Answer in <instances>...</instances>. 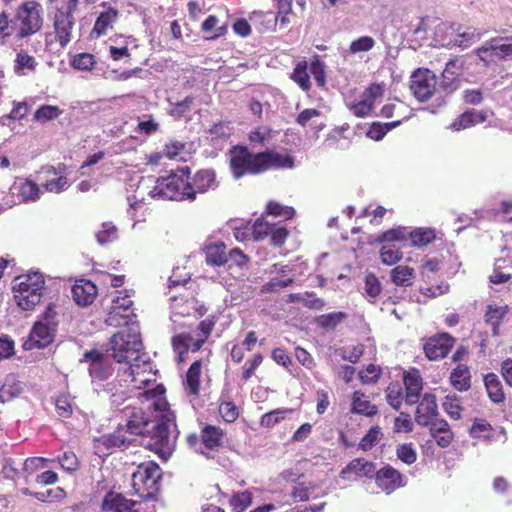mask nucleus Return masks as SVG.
Returning <instances> with one entry per match:
<instances>
[{"label": "nucleus", "instance_id": "nucleus-59", "mask_svg": "<svg viewBox=\"0 0 512 512\" xmlns=\"http://www.w3.org/2000/svg\"><path fill=\"white\" fill-rule=\"evenodd\" d=\"M491 430V425L486 420L477 419L474 421L470 429V434L474 438L488 439L490 437Z\"/></svg>", "mask_w": 512, "mask_h": 512}, {"label": "nucleus", "instance_id": "nucleus-2", "mask_svg": "<svg viewBox=\"0 0 512 512\" xmlns=\"http://www.w3.org/2000/svg\"><path fill=\"white\" fill-rule=\"evenodd\" d=\"M142 347L139 326L131 323L111 337L108 348L118 363L126 365L122 380L130 381L138 390H141V385L149 386L155 382L152 362L145 353H140Z\"/></svg>", "mask_w": 512, "mask_h": 512}, {"label": "nucleus", "instance_id": "nucleus-53", "mask_svg": "<svg viewBox=\"0 0 512 512\" xmlns=\"http://www.w3.org/2000/svg\"><path fill=\"white\" fill-rule=\"evenodd\" d=\"M290 409H277L268 413H265L260 419V425L262 427L270 428L278 424L284 419L287 413H290Z\"/></svg>", "mask_w": 512, "mask_h": 512}, {"label": "nucleus", "instance_id": "nucleus-39", "mask_svg": "<svg viewBox=\"0 0 512 512\" xmlns=\"http://www.w3.org/2000/svg\"><path fill=\"white\" fill-rule=\"evenodd\" d=\"M382 291V285L379 279L373 273H368L364 280V296L370 302L374 303Z\"/></svg>", "mask_w": 512, "mask_h": 512}, {"label": "nucleus", "instance_id": "nucleus-29", "mask_svg": "<svg viewBox=\"0 0 512 512\" xmlns=\"http://www.w3.org/2000/svg\"><path fill=\"white\" fill-rule=\"evenodd\" d=\"M223 243H213L205 247L206 263L211 266H222L227 263L228 257Z\"/></svg>", "mask_w": 512, "mask_h": 512}, {"label": "nucleus", "instance_id": "nucleus-1", "mask_svg": "<svg viewBox=\"0 0 512 512\" xmlns=\"http://www.w3.org/2000/svg\"><path fill=\"white\" fill-rule=\"evenodd\" d=\"M141 386L143 391L139 392L138 398L146 404L147 409L152 408L158 414L151 419L141 409L126 411L128 419L124 427L129 435L142 436L151 450L162 456H169L175 448L179 431L175 413L169 409L165 397V387L162 384L153 386L152 383L149 386Z\"/></svg>", "mask_w": 512, "mask_h": 512}, {"label": "nucleus", "instance_id": "nucleus-14", "mask_svg": "<svg viewBox=\"0 0 512 512\" xmlns=\"http://www.w3.org/2000/svg\"><path fill=\"white\" fill-rule=\"evenodd\" d=\"M139 502L127 499L120 493L109 492L102 502L103 512H141Z\"/></svg>", "mask_w": 512, "mask_h": 512}, {"label": "nucleus", "instance_id": "nucleus-27", "mask_svg": "<svg viewBox=\"0 0 512 512\" xmlns=\"http://www.w3.org/2000/svg\"><path fill=\"white\" fill-rule=\"evenodd\" d=\"M132 441V435L121 425L113 433L103 436V444L107 448H126Z\"/></svg>", "mask_w": 512, "mask_h": 512}, {"label": "nucleus", "instance_id": "nucleus-15", "mask_svg": "<svg viewBox=\"0 0 512 512\" xmlns=\"http://www.w3.org/2000/svg\"><path fill=\"white\" fill-rule=\"evenodd\" d=\"M453 345V337L447 333H441L428 340L424 345V352L429 360H439L447 356Z\"/></svg>", "mask_w": 512, "mask_h": 512}, {"label": "nucleus", "instance_id": "nucleus-33", "mask_svg": "<svg viewBox=\"0 0 512 512\" xmlns=\"http://www.w3.org/2000/svg\"><path fill=\"white\" fill-rule=\"evenodd\" d=\"M356 414L371 417L377 413V407L372 404L360 391H355L352 396V409Z\"/></svg>", "mask_w": 512, "mask_h": 512}, {"label": "nucleus", "instance_id": "nucleus-64", "mask_svg": "<svg viewBox=\"0 0 512 512\" xmlns=\"http://www.w3.org/2000/svg\"><path fill=\"white\" fill-rule=\"evenodd\" d=\"M219 413L228 423L234 422L239 416L238 408L232 402L221 403L219 406Z\"/></svg>", "mask_w": 512, "mask_h": 512}, {"label": "nucleus", "instance_id": "nucleus-52", "mask_svg": "<svg viewBox=\"0 0 512 512\" xmlns=\"http://www.w3.org/2000/svg\"><path fill=\"white\" fill-rule=\"evenodd\" d=\"M225 20L221 21L216 15H209L206 20L202 23V29L206 32L212 31L213 29L219 30V32H225L228 29V13H224Z\"/></svg>", "mask_w": 512, "mask_h": 512}, {"label": "nucleus", "instance_id": "nucleus-23", "mask_svg": "<svg viewBox=\"0 0 512 512\" xmlns=\"http://www.w3.org/2000/svg\"><path fill=\"white\" fill-rule=\"evenodd\" d=\"M96 294L97 288L90 280L82 279L77 281L72 287V297L74 301L81 306L91 304Z\"/></svg>", "mask_w": 512, "mask_h": 512}, {"label": "nucleus", "instance_id": "nucleus-55", "mask_svg": "<svg viewBox=\"0 0 512 512\" xmlns=\"http://www.w3.org/2000/svg\"><path fill=\"white\" fill-rule=\"evenodd\" d=\"M95 58L90 53H79L71 61L72 66L77 70L88 71L95 65Z\"/></svg>", "mask_w": 512, "mask_h": 512}, {"label": "nucleus", "instance_id": "nucleus-6", "mask_svg": "<svg viewBox=\"0 0 512 512\" xmlns=\"http://www.w3.org/2000/svg\"><path fill=\"white\" fill-rule=\"evenodd\" d=\"M161 469L153 461L138 465L132 475V487L144 499L153 498L160 489Z\"/></svg>", "mask_w": 512, "mask_h": 512}, {"label": "nucleus", "instance_id": "nucleus-54", "mask_svg": "<svg viewBox=\"0 0 512 512\" xmlns=\"http://www.w3.org/2000/svg\"><path fill=\"white\" fill-rule=\"evenodd\" d=\"M267 212L269 215L281 217L285 220L291 219L295 214L294 208L282 206L280 203L274 201H270L267 204Z\"/></svg>", "mask_w": 512, "mask_h": 512}, {"label": "nucleus", "instance_id": "nucleus-3", "mask_svg": "<svg viewBox=\"0 0 512 512\" xmlns=\"http://www.w3.org/2000/svg\"><path fill=\"white\" fill-rule=\"evenodd\" d=\"M149 195L154 199L194 201L193 191L190 188L189 169H177L167 177L157 178Z\"/></svg>", "mask_w": 512, "mask_h": 512}, {"label": "nucleus", "instance_id": "nucleus-10", "mask_svg": "<svg viewBox=\"0 0 512 512\" xmlns=\"http://www.w3.org/2000/svg\"><path fill=\"white\" fill-rule=\"evenodd\" d=\"M229 156L234 178L239 179L246 174L261 173L258 153L253 154L246 147L236 146L230 150Z\"/></svg>", "mask_w": 512, "mask_h": 512}, {"label": "nucleus", "instance_id": "nucleus-12", "mask_svg": "<svg viewBox=\"0 0 512 512\" xmlns=\"http://www.w3.org/2000/svg\"><path fill=\"white\" fill-rule=\"evenodd\" d=\"M171 319L173 321L176 316H203L207 309L203 304H200L194 297H172L171 298Z\"/></svg>", "mask_w": 512, "mask_h": 512}, {"label": "nucleus", "instance_id": "nucleus-42", "mask_svg": "<svg viewBox=\"0 0 512 512\" xmlns=\"http://www.w3.org/2000/svg\"><path fill=\"white\" fill-rule=\"evenodd\" d=\"M118 18V11L112 8L102 12L94 25L92 32H106L108 29H112L113 23Z\"/></svg>", "mask_w": 512, "mask_h": 512}, {"label": "nucleus", "instance_id": "nucleus-21", "mask_svg": "<svg viewBox=\"0 0 512 512\" xmlns=\"http://www.w3.org/2000/svg\"><path fill=\"white\" fill-rule=\"evenodd\" d=\"M10 190L12 194L19 197L21 202L37 201L42 194L39 185L29 179H17Z\"/></svg>", "mask_w": 512, "mask_h": 512}, {"label": "nucleus", "instance_id": "nucleus-61", "mask_svg": "<svg viewBox=\"0 0 512 512\" xmlns=\"http://www.w3.org/2000/svg\"><path fill=\"white\" fill-rule=\"evenodd\" d=\"M346 314L343 312H333L321 315L318 318V324L324 328H335L344 318Z\"/></svg>", "mask_w": 512, "mask_h": 512}, {"label": "nucleus", "instance_id": "nucleus-44", "mask_svg": "<svg viewBox=\"0 0 512 512\" xmlns=\"http://www.w3.org/2000/svg\"><path fill=\"white\" fill-rule=\"evenodd\" d=\"M384 96V85L382 84H372L370 85L361 95V99L365 101L366 104H369L371 110L375 107L376 103H378Z\"/></svg>", "mask_w": 512, "mask_h": 512}, {"label": "nucleus", "instance_id": "nucleus-34", "mask_svg": "<svg viewBox=\"0 0 512 512\" xmlns=\"http://www.w3.org/2000/svg\"><path fill=\"white\" fill-rule=\"evenodd\" d=\"M483 50L490 51V56L505 58L512 54V37L495 38Z\"/></svg>", "mask_w": 512, "mask_h": 512}, {"label": "nucleus", "instance_id": "nucleus-48", "mask_svg": "<svg viewBox=\"0 0 512 512\" xmlns=\"http://www.w3.org/2000/svg\"><path fill=\"white\" fill-rule=\"evenodd\" d=\"M252 503V494L249 491L234 493L230 499V505L234 512H243Z\"/></svg>", "mask_w": 512, "mask_h": 512}, {"label": "nucleus", "instance_id": "nucleus-17", "mask_svg": "<svg viewBox=\"0 0 512 512\" xmlns=\"http://www.w3.org/2000/svg\"><path fill=\"white\" fill-rule=\"evenodd\" d=\"M42 173L51 177L47 178L43 183V187L47 192L59 194L69 188L64 165H59L58 168L54 166L44 167Z\"/></svg>", "mask_w": 512, "mask_h": 512}, {"label": "nucleus", "instance_id": "nucleus-38", "mask_svg": "<svg viewBox=\"0 0 512 512\" xmlns=\"http://www.w3.org/2000/svg\"><path fill=\"white\" fill-rule=\"evenodd\" d=\"M202 444L208 450H214L222 444V430L215 426H206L202 431Z\"/></svg>", "mask_w": 512, "mask_h": 512}, {"label": "nucleus", "instance_id": "nucleus-60", "mask_svg": "<svg viewBox=\"0 0 512 512\" xmlns=\"http://www.w3.org/2000/svg\"><path fill=\"white\" fill-rule=\"evenodd\" d=\"M408 235H409V232L407 231L406 228L398 227V228L390 229V230L384 232L380 236L379 241L387 242V243H392L394 241H402V240H405Z\"/></svg>", "mask_w": 512, "mask_h": 512}, {"label": "nucleus", "instance_id": "nucleus-24", "mask_svg": "<svg viewBox=\"0 0 512 512\" xmlns=\"http://www.w3.org/2000/svg\"><path fill=\"white\" fill-rule=\"evenodd\" d=\"M206 339L198 337L193 339L191 336L176 335L172 338V346L177 354L178 362L184 361V354L188 351L196 352L200 349Z\"/></svg>", "mask_w": 512, "mask_h": 512}, {"label": "nucleus", "instance_id": "nucleus-31", "mask_svg": "<svg viewBox=\"0 0 512 512\" xmlns=\"http://www.w3.org/2000/svg\"><path fill=\"white\" fill-rule=\"evenodd\" d=\"M201 368V361H195L187 371L184 387L189 395L197 396L199 394Z\"/></svg>", "mask_w": 512, "mask_h": 512}, {"label": "nucleus", "instance_id": "nucleus-51", "mask_svg": "<svg viewBox=\"0 0 512 512\" xmlns=\"http://www.w3.org/2000/svg\"><path fill=\"white\" fill-rule=\"evenodd\" d=\"M118 237L117 228L110 222H105L101 226V230H99L96 234V239L99 244H107L113 242Z\"/></svg>", "mask_w": 512, "mask_h": 512}, {"label": "nucleus", "instance_id": "nucleus-37", "mask_svg": "<svg viewBox=\"0 0 512 512\" xmlns=\"http://www.w3.org/2000/svg\"><path fill=\"white\" fill-rule=\"evenodd\" d=\"M134 317L133 312H123V310L115 309V307L111 306L105 322L109 326L118 327L125 325V327H128L131 323H136L133 321Z\"/></svg>", "mask_w": 512, "mask_h": 512}, {"label": "nucleus", "instance_id": "nucleus-18", "mask_svg": "<svg viewBox=\"0 0 512 512\" xmlns=\"http://www.w3.org/2000/svg\"><path fill=\"white\" fill-rule=\"evenodd\" d=\"M277 3V14H273L272 12L263 13V12H254L249 20L253 23L263 22L268 19L269 22H273V27L276 25L278 18L282 24L289 23L288 15L292 12V2L293 0H274Z\"/></svg>", "mask_w": 512, "mask_h": 512}, {"label": "nucleus", "instance_id": "nucleus-57", "mask_svg": "<svg viewBox=\"0 0 512 512\" xmlns=\"http://www.w3.org/2000/svg\"><path fill=\"white\" fill-rule=\"evenodd\" d=\"M273 223L263 218L257 219L252 225V234L255 240H261L270 235Z\"/></svg>", "mask_w": 512, "mask_h": 512}, {"label": "nucleus", "instance_id": "nucleus-41", "mask_svg": "<svg viewBox=\"0 0 512 512\" xmlns=\"http://www.w3.org/2000/svg\"><path fill=\"white\" fill-rule=\"evenodd\" d=\"M160 125L151 115H143L137 118V126L134 131L144 137L155 134L159 131Z\"/></svg>", "mask_w": 512, "mask_h": 512}, {"label": "nucleus", "instance_id": "nucleus-13", "mask_svg": "<svg viewBox=\"0 0 512 512\" xmlns=\"http://www.w3.org/2000/svg\"><path fill=\"white\" fill-rule=\"evenodd\" d=\"M375 469L376 466L373 462L363 458H356L342 469L340 477L349 481H355L364 477L373 478Z\"/></svg>", "mask_w": 512, "mask_h": 512}, {"label": "nucleus", "instance_id": "nucleus-20", "mask_svg": "<svg viewBox=\"0 0 512 512\" xmlns=\"http://www.w3.org/2000/svg\"><path fill=\"white\" fill-rule=\"evenodd\" d=\"M437 415V403L434 395L426 393L419 402L415 421L420 426H429Z\"/></svg>", "mask_w": 512, "mask_h": 512}, {"label": "nucleus", "instance_id": "nucleus-56", "mask_svg": "<svg viewBox=\"0 0 512 512\" xmlns=\"http://www.w3.org/2000/svg\"><path fill=\"white\" fill-rule=\"evenodd\" d=\"M397 457L405 464L411 465L417 459L416 450L411 443H404L397 446Z\"/></svg>", "mask_w": 512, "mask_h": 512}, {"label": "nucleus", "instance_id": "nucleus-11", "mask_svg": "<svg viewBox=\"0 0 512 512\" xmlns=\"http://www.w3.org/2000/svg\"><path fill=\"white\" fill-rule=\"evenodd\" d=\"M436 85L437 78L435 74L428 69H418L411 76L410 90L414 97L420 102H425L434 94L439 93Z\"/></svg>", "mask_w": 512, "mask_h": 512}, {"label": "nucleus", "instance_id": "nucleus-28", "mask_svg": "<svg viewBox=\"0 0 512 512\" xmlns=\"http://www.w3.org/2000/svg\"><path fill=\"white\" fill-rule=\"evenodd\" d=\"M508 313V306H498L490 304L487 306V310L485 313V322L492 327V335H499V327L501 325L502 320Z\"/></svg>", "mask_w": 512, "mask_h": 512}, {"label": "nucleus", "instance_id": "nucleus-62", "mask_svg": "<svg viewBox=\"0 0 512 512\" xmlns=\"http://www.w3.org/2000/svg\"><path fill=\"white\" fill-rule=\"evenodd\" d=\"M293 281V278H280L276 276L271 278L269 282L263 285L262 291L266 293L276 292L285 287L290 286L293 283Z\"/></svg>", "mask_w": 512, "mask_h": 512}, {"label": "nucleus", "instance_id": "nucleus-50", "mask_svg": "<svg viewBox=\"0 0 512 512\" xmlns=\"http://www.w3.org/2000/svg\"><path fill=\"white\" fill-rule=\"evenodd\" d=\"M383 434L378 426L371 427L359 442V448L368 451L374 447L382 438Z\"/></svg>", "mask_w": 512, "mask_h": 512}, {"label": "nucleus", "instance_id": "nucleus-46", "mask_svg": "<svg viewBox=\"0 0 512 512\" xmlns=\"http://www.w3.org/2000/svg\"><path fill=\"white\" fill-rule=\"evenodd\" d=\"M409 237L412 246L421 247L435 239V232L432 229H416L409 232Z\"/></svg>", "mask_w": 512, "mask_h": 512}, {"label": "nucleus", "instance_id": "nucleus-32", "mask_svg": "<svg viewBox=\"0 0 512 512\" xmlns=\"http://www.w3.org/2000/svg\"><path fill=\"white\" fill-rule=\"evenodd\" d=\"M23 390L24 384L21 381L15 379L13 376L7 377L0 388V402L6 403L11 401L18 397Z\"/></svg>", "mask_w": 512, "mask_h": 512}, {"label": "nucleus", "instance_id": "nucleus-4", "mask_svg": "<svg viewBox=\"0 0 512 512\" xmlns=\"http://www.w3.org/2000/svg\"><path fill=\"white\" fill-rule=\"evenodd\" d=\"M14 298L22 310H33L38 305L45 289L44 276L31 272L17 276L13 281Z\"/></svg>", "mask_w": 512, "mask_h": 512}, {"label": "nucleus", "instance_id": "nucleus-7", "mask_svg": "<svg viewBox=\"0 0 512 512\" xmlns=\"http://www.w3.org/2000/svg\"><path fill=\"white\" fill-rule=\"evenodd\" d=\"M56 312L52 306H48L41 318L34 324L28 341L24 346L26 349L45 348L53 342L57 321Z\"/></svg>", "mask_w": 512, "mask_h": 512}, {"label": "nucleus", "instance_id": "nucleus-47", "mask_svg": "<svg viewBox=\"0 0 512 512\" xmlns=\"http://www.w3.org/2000/svg\"><path fill=\"white\" fill-rule=\"evenodd\" d=\"M51 462H54V460L43 457L27 458L23 463V472L26 474L25 481L28 482L27 478L29 475H32L36 471L47 467Z\"/></svg>", "mask_w": 512, "mask_h": 512}, {"label": "nucleus", "instance_id": "nucleus-45", "mask_svg": "<svg viewBox=\"0 0 512 512\" xmlns=\"http://www.w3.org/2000/svg\"><path fill=\"white\" fill-rule=\"evenodd\" d=\"M400 124V120L384 124L375 122L367 131V136L375 141H379L387 134V132H389L392 128L399 126Z\"/></svg>", "mask_w": 512, "mask_h": 512}, {"label": "nucleus", "instance_id": "nucleus-49", "mask_svg": "<svg viewBox=\"0 0 512 512\" xmlns=\"http://www.w3.org/2000/svg\"><path fill=\"white\" fill-rule=\"evenodd\" d=\"M62 113L58 106L42 105L34 113V119L39 122H47L56 119Z\"/></svg>", "mask_w": 512, "mask_h": 512}, {"label": "nucleus", "instance_id": "nucleus-63", "mask_svg": "<svg viewBox=\"0 0 512 512\" xmlns=\"http://www.w3.org/2000/svg\"><path fill=\"white\" fill-rule=\"evenodd\" d=\"M394 432L409 433L413 430V422L408 413L401 412L398 417L394 419Z\"/></svg>", "mask_w": 512, "mask_h": 512}, {"label": "nucleus", "instance_id": "nucleus-8", "mask_svg": "<svg viewBox=\"0 0 512 512\" xmlns=\"http://www.w3.org/2000/svg\"><path fill=\"white\" fill-rule=\"evenodd\" d=\"M311 76L314 78L318 87H324L326 85V65L317 57L310 62L301 61L297 63L290 78L303 91H309L311 88Z\"/></svg>", "mask_w": 512, "mask_h": 512}, {"label": "nucleus", "instance_id": "nucleus-5", "mask_svg": "<svg viewBox=\"0 0 512 512\" xmlns=\"http://www.w3.org/2000/svg\"><path fill=\"white\" fill-rule=\"evenodd\" d=\"M404 386L399 383H391L386 390V399L391 407L399 410L403 400L408 405L416 404L419 401L421 391L423 389V382L418 370L413 369L404 375Z\"/></svg>", "mask_w": 512, "mask_h": 512}, {"label": "nucleus", "instance_id": "nucleus-43", "mask_svg": "<svg viewBox=\"0 0 512 512\" xmlns=\"http://www.w3.org/2000/svg\"><path fill=\"white\" fill-rule=\"evenodd\" d=\"M73 24V13L65 11L64 8L57 10L54 18V27L56 32H69L72 29Z\"/></svg>", "mask_w": 512, "mask_h": 512}, {"label": "nucleus", "instance_id": "nucleus-9", "mask_svg": "<svg viewBox=\"0 0 512 512\" xmlns=\"http://www.w3.org/2000/svg\"><path fill=\"white\" fill-rule=\"evenodd\" d=\"M12 22L19 32H39L43 25L41 4L36 1L24 2L18 7Z\"/></svg>", "mask_w": 512, "mask_h": 512}, {"label": "nucleus", "instance_id": "nucleus-19", "mask_svg": "<svg viewBox=\"0 0 512 512\" xmlns=\"http://www.w3.org/2000/svg\"><path fill=\"white\" fill-rule=\"evenodd\" d=\"M374 478L378 487L386 491L387 494L403 486L402 475L391 466H385L378 471L375 470Z\"/></svg>", "mask_w": 512, "mask_h": 512}, {"label": "nucleus", "instance_id": "nucleus-26", "mask_svg": "<svg viewBox=\"0 0 512 512\" xmlns=\"http://www.w3.org/2000/svg\"><path fill=\"white\" fill-rule=\"evenodd\" d=\"M430 426V433L437 444L442 447H448L453 439V434L448 423L443 419H435Z\"/></svg>", "mask_w": 512, "mask_h": 512}, {"label": "nucleus", "instance_id": "nucleus-30", "mask_svg": "<svg viewBox=\"0 0 512 512\" xmlns=\"http://www.w3.org/2000/svg\"><path fill=\"white\" fill-rule=\"evenodd\" d=\"M390 278L392 283L396 286L408 287L413 284L415 270L407 265H398L391 270Z\"/></svg>", "mask_w": 512, "mask_h": 512}, {"label": "nucleus", "instance_id": "nucleus-36", "mask_svg": "<svg viewBox=\"0 0 512 512\" xmlns=\"http://www.w3.org/2000/svg\"><path fill=\"white\" fill-rule=\"evenodd\" d=\"M451 384L459 391L470 388V371L465 365H458L450 375Z\"/></svg>", "mask_w": 512, "mask_h": 512}, {"label": "nucleus", "instance_id": "nucleus-40", "mask_svg": "<svg viewBox=\"0 0 512 512\" xmlns=\"http://www.w3.org/2000/svg\"><path fill=\"white\" fill-rule=\"evenodd\" d=\"M403 257L402 251L394 243H386L380 249V259L385 265L392 266Z\"/></svg>", "mask_w": 512, "mask_h": 512}, {"label": "nucleus", "instance_id": "nucleus-35", "mask_svg": "<svg viewBox=\"0 0 512 512\" xmlns=\"http://www.w3.org/2000/svg\"><path fill=\"white\" fill-rule=\"evenodd\" d=\"M484 383L489 398L495 403L503 402L505 396L498 376L494 373H489L485 376Z\"/></svg>", "mask_w": 512, "mask_h": 512}, {"label": "nucleus", "instance_id": "nucleus-16", "mask_svg": "<svg viewBox=\"0 0 512 512\" xmlns=\"http://www.w3.org/2000/svg\"><path fill=\"white\" fill-rule=\"evenodd\" d=\"M260 159L261 173L269 169H292L294 168V158L288 153H279L276 151H265L258 153Z\"/></svg>", "mask_w": 512, "mask_h": 512}, {"label": "nucleus", "instance_id": "nucleus-22", "mask_svg": "<svg viewBox=\"0 0 512 512\" xmlns=\"http://www.w3.org/2000/svg\"><path fill=\"white\" fill-rule=\"evenodd\" d=\"M218 186L215 171L212 169H204L198 171L190 181V188L193 191L194 200L198 193H206L214 190Z\"/></svg>", "mask_w": 512, "mask_h": 512}, {"label": "nucleus", "instance_id": "nucleus-58", "mask_svg": "<svg viewBox=\"0 0 512 512\" xmlns=\"http://www.w3.org/2000/svg\"><path fill=\"white\" fill-rule=\"evenodd\" d=\"M445 412L453 419H459L461 416L460 400L456 396L447 395L443 402Z\"/></svg>", "mask_w": 512, "mask_h": 512}, {"label": "nucleus", "instance_id": "nucleus-25", "mask_svg": "<svg viewBox=\"0 0 512 512\" xmlns=\"http://www.w3.org/2000/svg\"><path fill=\"white\" fill-rule=\"evenodd\" d=\"M487 113L484 111H477L475 109L467 110L458 116L450 125L454 131H460L479 123L485 122Z\"/></svg>", "mask_w": 512, "mask_h": 512}]
</instances>
